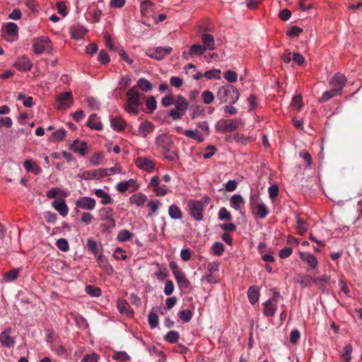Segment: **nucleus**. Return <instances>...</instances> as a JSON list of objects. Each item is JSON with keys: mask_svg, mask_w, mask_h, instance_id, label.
<instances>
[{"mask_svg": "<svg viewBox=\"0 0 362 362\" xmlns=\"http://www.w3.org/2000/svg\"><path fill=\"white\" fill-rule=\"evenodd\" d=\"M156 144L165 151V157L167 159L174 160L177 158L175 153H170L173 146V141L169 134L165 133L158 134L156 138Z\"/></svg>", "mask_w": 362, "mask_h": 362, "instance_id": "nucleus-2", "label": "nucleus"}, {"mask_svg": "<svg viewBox=\"0 0 362 362\" xmlns=\"http://www.w3.org/2000/svg\"><path fill=\"white\" fill-rule=\"evenodd\" d=\"M103 157V153H95L90 158V163L92 165H98L101 163Z\"/></svg>", "mask_w": 362, "mask_h": 362, "instance_id": "nucleus-59", "label": "nucleus"}, {"mask_svg": "<svg viewBox=\"0 0 362 362\" xmlns=\"http://www.w3.org/2000/svg\"><path fill=\"white\" fill-rule=\"evenodd\" d=\"M340 94L341 92H339V89H336L334 88L330 90L325 91V93H323L322 95L320 98L319 101L320 103H325L331 99L332 98Z\"/></svg>", "mask_w": 362, "mask_h": 362, "instance_id": "nucleus-41", "label": "nucleus"}, {"mask_svg": "<svg viewBox=\"0 0 362 362\" xmlns=\"http://www.w3.org/2000/svg\"><path fill=\"white\" fill-rule=\"evenodd\" d=\"M352 351L353 347L352 345L350 344H347L344 347L343 352L341 354V357L345 361V362H350Z\"/></svg>", "mask_w": 362, "mask_h": 362, "instance_id": "nucleus-46", "label": "nucleus"}, {"mask_svg": "<svg viewBox=\"0 0 362 362\" xmlns=\"http://www.w3.org/2000/svg\"><path fill=\"white\" fill-rule=\"evenodd\" d=\"M276 310V304L272 303L271 300H267L263 303V314L266 317L274 316Z\"/></svg>", "mask_w": 362, "mask_h": 362, "instance_id": "nucleus-27", "label": "nucleus"}, {"mask_svg": "<svg viewBox=\"0 0 362 362\" xmlns=\"http://www.w3.org/2000/svg\"><path fill=\"white\" fill-rule=\"evenodd\" d=\"M173 51V48L169 46L151 47L146 49V55L148 57L160 61L165 59Z\"/></svg>", "mask_w": 362, "mask_h": 362, "instance_id": "nucleus-6", "label": "nucleus"}, {"mask_svg": "<svg viewBox=\"0 0 362 362\" xmlns=\"http://www.w3.org/2000/svg\"><path fill=\"white\" fill-rule=\"evenodd\" d=\"M134 236V234L127 229H123L118 232L117 240L119 242L124 243L130 240Z\"/></svg>", "mask_w": 362, "mask_h": 362, "instance_id": "nucleus-39", "label": "nucleus"}, {"mask_svg": "<svg viewBox=\"0 0 362 362\" xmlns=\"http://www.w3.org/2000/svg\"><path fill=\"white\" fill-rule=\"evenodd\" d=\"M330 280V278L328 275L324 274L321 276H319L317 278L313 277V283H315L316 284H319L320 288L324 289V284L328 283Z\"/></svg>", "mask_w": 362, "mask_h": 362, "instance_id": "nucleus-55", "label": "nucleus"}, {"mask_svg": "<svg viewBox=\"0 0 362 362\" xmlns=\"http://www.w3.org/2000/svg\"><path fill=\"white\" fill-rule=\"evenodd\" d=\"M313 277L311 276L299 275L296 282L302 287H306L310 286V283L313 282Z\"/></svg>", "mask_w": 362, "mask_h": 362, "instance_id": "nucleus-49", "label": "nucleus"}, {"mask_svg": "<svg viewBox=\"0 0 362 362\" xmlns=\"http://www.w3.org/2000/svg\"><path fill=\"white\" fill-rule=\"evenodd\" d=\"M179 333L177 331L172 330L168 332L164 337V339L170 344H175L178 341Z\"/></svg>", "mask_w": 362, "mask_h": 362, "instance_id": "nucleus-47", "label": "nucleus"}, {"mask_svg": "<svg viewBox=\"0 0 362 362\" xmlns=\"http://www.w3.org/2000/svg\"><path fill=\"white\" fill-rule=\"evenodd\" d=\"M303 105V100L300 95L293 96L291 102V106L296 110H300Z\"/></svg>", "mask_w": 362, "mask_h": 362, "instance_id": "nucleus-62", "label": "nucleus"}, {"mask_svg": "<svg viewBox=\"0 0 362 362\" xmlns=\"http://www.w3.org/2000/svg\"><path fill=\"white\" fill-rule=\"evenodd\" d=\"M148 187H153V192L156 196L163 197L170 192L166 185L160 184L158 176H154L151 178Z\"/></svg>", "mask_w": 362, "mask_h": 362, "instance_id": "nucleus-11", "label": "nucleus"}, {"mask_svg": "<svg viewBox=\"0 0 362 362\" xmlns=\"http://www.w3.org/2000/svg\"><path fill=\"white\" fill-rule=\"evenodd\" d=\"M139 188V185L136 180L134 179H129L126 181L119 182L116 185V189L121 193H125L127 190L133 192Z\"/></svg>", "mask_w": 362, "mask_h": 362, "instance_id": "nucleus-13", "label": "nucleus"}, {"mask_svg": "<svg viewBox=\"0 0 362 362\" xmlns=\"http://www.w3.org/2000/svg\"><path fill=\"white\" fill-rule=\"evenodd\" d=\"M58 249L62 252H67L69 250V243L65 238H59L56 242Z\"/></svg>", "mask_w": 362, "mask_h": 362, "instance_id": "nucleus-57", "label": "nucleus"}, {"mask_svg": "<svg viewBox=\"0 0 362 362\" xmlns=\"http://www.w3.org/2000/svg\"><path fill=\"white\" fill-rule=\"evenodd\" d=\"M4 37L8 42H14L18 37V27L12 22L8 23L2 29Z\"/></svg>", "mask_w": 362, "mask_h": 362, "instance_id": "nucleus-9", "label": "nucleus"}, {"mask_svg": "<svg viewBox=\"0 0 362 362\" xmlns=\"http://www.w3.org/2000/svg\"><path fill=\"white\" fill-rule=\"evenodd\" d=\"M18 100H21L23 103V105L26 107H31L33 106V98L31 96L26 97L23 94H19L17 97Z\"/></svg>", "mask_w": 362, "mask_h": 362, "instance_id": "nucleus-54", "label": "nucleus"}, {"mask_svg": "<svg viewBox=\"0 0 362 362\" xmlns=\"http://www.w3.org/2000/svg\"><path fill=\"white\" fill-rule=\"evenodd\" d=\"M154 130V125L151 122L145 121L139 127V133L142 137H146Z\"/></svg>", "mask_w": 362, "mask_h": 362, "instance_id": "nucleus-26", "label": "nucleus"}, {"mask_svg": "<svg viewBox=\"0 0 362 362\" xmlns=\"http://www.w3.org/2000/svg\"><path fill=\"white\" fill-rule=\"evenodd\" d=\"M346 82V78L341 73H337L331 79L330 83L336 89H339L341 91Z\"/></svg>", "mask_w": 362, "mask_h": 362, "instance_id": "nucleus-19", "label": "nucleus"}, {"mask_svg": "<svg viewBox=\"0 0 362 362\" xmlns=\"http://www.w3.org/2000/svg\"><path fill=\"white\" fill-rule=\"evenodd\" d=\"M137 87L141 88L143 91H148L152 89V84L150 81L145 79L144 78H141L138 80Z\"/></svg>", "mask_w": 362, "mask_h": 362, "instance_id": "nucleus-45", "label": "nucleus"}, {"mask_svg": "<svg viewBox=\"0 0 362 362\" xmlns=\"http://www.w3.org/2000/svg\"><path fill=\"white\" fill-rule=\"evenodd\" d=\"M232 218L230 213L225 208L222 207L218 211V219L221 221H230Z\"/></svg>", "mask_w": 362, "mask_h": 362, "instance_id": "nucleus-63", "label": "nucleus"}, {"mask_svg": "<svg viewBox=\"0 0 362 362\" xmlns=\"http://www.w3.org/2000/svg\"><path fill=\"white\" fill-rule=\"evenodd\" d=\"M170 268L173 272L174 277L177 283L178 286L180 288L187 289L191 286L189 281L187 279L185 273L178 267V265L174 262H170Z\"/></svg>", "mask_w": 362, "mask_h": 362, "instance_id": "nucleus-5", "label": "nucleus"}, {"mask_svg": "<svg viewBox=\"0 0 362 362\" xmlns=\"http://www.w3.org/2000/svg\"><path fill=\"white\" fill-rule=\"evenodd\" d=\"M211 250L215 255L220 256L224 252V245L220 242H216L212 245Z\"/></svg>", "mask_w": 362, "mask_h": 362, "instance_id": "nucleus-61", "label": "nucleus"}, {"mask_svg": "<svg viewBox=\"0 0 362 362\" xmlns=\"http://www.w3.org/2000/svg\"><path fill=\"white\" fill-rule=\"evenodd\" d=\"M72 103L73 98L71 92L61 93L57 98V108L59 110L66 109Z\"/></svg>", "mask_w": 362, "mask_h": 362, "instance_id": "nucleus-15", "label": "nucleus"}, {"mask_svg": "<svg viewBox=\"0 0 362 362\" xmlns=\"http://www.w3.org/2000/svg\"><path fill=\"white\" fill-rule=\"evenodd\" d=\"M127 103L124 106L127 112L132 115H137L139 112V105L140 103V98L136 87L130 88L127 93Z\"/></svg>", "mask_w": 362, "mask_h": 362, "instance_id": "nucleus-3", "label": "nucleus"}, {"mask_svg": "<svg viewBox=\"0 0 362 362\" xmlns=\"http://www.w3.org/2000/svg\"><path fill=\"white\" fill-rule=\"evenodd\" d=\"M86 247L88 252L92 253L95 257L103 253L102 247L98 245L97 242L92 238L87 240Z\"/></svg>", "mask_w": 362, "mask_h": 362, "instance_id": "nucleus-23", "label": "nucleus"}, {"mask_svg": "<svg viewBox=\"0 0 362 362\" xmlns=\"http://www.w3.org/2000/svg\"><path fill=\"white\" fill-rule=\"evenodd\" d=\"M179 317L184 322H188L191 320L193 313L190 310H182L179 312Z\"/></svg>", "mask_w": 362, "mask_h": 362, "instance_id": "nucleus-50", "label": "nucleus"}, {"mask_svg": "<svg viewBox=\"0 0 362 362\" xmlns=\"http://www.w3.org/2000/svg\"><path fill=\"white\" fill-rule=\"evenodd\" d=\"M86 33V30L83 27L76 28L71 31V37L75 40L81 39Z\"/></svg>", "mask_w": 362, "mask_h": 362, "instance_id": "nucleus-52", "label": "nucleus"}, {"mask_svg": "<svg viewBox=\"0 0 362 362\" xmlns=\"http://www.w3.org/2000/svg\"><path fill=\"white\" fill-rule=\"evenodd\" d=\"M135 164L139 169L148 173H151L155 169V163L147 157H138Z\"/></svg>", "mask_w": 362, "mask_h": 362, "instance_id": "nucleus-14", "label": "nucleus"}, {"mask_svg": "<svg viewBox=\"0 0 362 362\" xmlns=\"http://www.w3.org/2000/svg\"><path fill=\"white\" fill-rule=\"evenodd\" d=\"M34 52L37 54H42L44 52L51 49V42L46 37H41L35 40L33 44Z\"/></svg>", "mask_w": 362, "mask_h": 362, "instance_id": "nucleus-12", "label": "nucleus"}, {"mask_svg": "<svg viewBox=\"0 0 362 362\" xmlns=\"http://www.w3.org/2000/svg\"><path fill=\"white\" fill-rule=\"evenodd\" d=\"M32 63L25 56L18 57L14 63V66L19 71H30L32 68Z\"/></svg>", "mask_w": 362, "mask_h": 362, "instance_id": "nucleus-18", "label": "nucleus"}, {"mask_svg": "<svg viewBox=\"0 0 362 362\" xmlns=\"http://www.w3.org/2000/svg\"><path fill=\"white\" fill-rule=\"evenodd\" d=\"M192 119H194L204 114V108L202 105H192L189 107Z\"/></svg>", "mask_w": 362, "mask_h": 362, "instance_id": "nucleus-43", "label": "nucleus"}, {"mask_svg": "<svg viewBox=\"0 0 362 362\" xmlns=\"http://www.w3.org/2000/svg\"><path fill=\"white\" fill-rule=\"evenodd\" d=\"M168 214L172 219H181L182 218V212L180 209L175 204L170 205L168 209Z\"/></svg>", "mask_w": 362, "mask_h": 362, "instance_id": "nucleus-37", "label": "nucleus"}, {"mask_svg": "<svg viewBox=\"0 0 362 362\" xmlns=\"http://www.w3.org/2000/svg\"><path fill=\"white\" fill-rule=\"evenodd\" d=\"M87 126L90 129L95 130H100L103 127L100 118L96 114H92L89 116L87 121Z\"/></svg>", "mask_w": 362, "mask_h": 362, "instance_id": "nucleus-30", "label": "nucleus"}, {"mask_svg": "<svg viewBox=\"0 0 362 362\" xmlns=\"http://www.w3.org/2000/svg\"><path fill=\"white\" fill-rule=\"evenodd\" d=\"M23 166L26 171L32 172L35 175H39L42 173L41 168L35 162L30 160H25L23 163Z\"/></svg>", "mask_w": 362, "mask_h": 362, "instance_id": "nucleus-33", "label": "nucleus"}, {"mask_svg": "<svg viewBox=\"0 0 362 362\" xmlns=\"http://www.w3.org/2000/svg\"><path fill=\"white\" fill-rule=\"evenodd\" d=\"M259 296V288L257 286H250L247 290V297L250 303L252 305L255 304Z\"/></svg>", "mask_w": 362, "mask_h": 362, "instance_id": "nucleus-31", "label": "nucleus"}, {"mask_svg": "<svg viewBox=\"0 0 362 362\" xmlns=\"http://www.w3.org/2000/svg\"><path fill=\"white\" fill-rule=\"evenodd\" d=\"M111 127L116 131H122L126 127V122L120 117H112Z\"/></svg>", "mask_w": 362, "mask_h": 362, "instance_id": "nucleus-36", "label": "nucleus"}, {"mask_svg": "<svg viewBox=\"0 0 362 362\" xmlns=\"http://www.w3.org/2000/svg\"><path fill=\"white\" fill-rule=\"evenodd\" d=\"M11 329H6L0 333V343L1 346L7 348L13 347L15 344V339L11 337Z\"/></svg>", "mask_w": 362, "mask_h": 362, "instance_id": "nucleus-17", "label": "nucleus"}, {"mask_svg": "<svg viewBox=\"0 0 362 362\" xmlns=\"http://www.w3.org/2000/svg\"><path fill=\"white\" fill-rule=\"evenodd\" d=\"M258 194H252L250 195V205L254 214L259 218H264L269 212L267 206L260 202Z\"/></svg>", "mask_w": 362, "mask_h": 362, "instance_id": "nucleus-4", "label": "nucleus"}, {"mask_svg": "<svg viewBox=\"0 0 362 362\" xmlns=\"http://www.w3.org/2000/svg\"><path fill=\"white\" fill-rule=\"evenodd\" d=\"M52 206L62 216L65 217L67 216L69 213V208L64 199H56L52 202Z\"/></svg>", "mask_w": 362, "mask_h": 362, "instance_id": "nucleus-20", "label": "nucleus"}, {"mask_svg": "<svg viewBox=\"0 0 362 362\" xmlns=\"http://www.w3.org/2000/svg\"><path fill=\"white\" fill-rule=\"evenodd\" d=\"M202 42L205 50L212 51L215 49V41L212 35L209 33L202 34Z\"/></svg>", "mask_w": 362, "mask_h": 362, "instance_id": "nucleus-21", "label": "nucleus"}, {"mask_svg": "<svg viewBox=\"0 0 362 362\" xmlns=\"http://www.w3.org/2000/svg\"><path fill=\"white\" fill-rule=\"evenodd\" d=\"M112 358L119 362H127L130 357L125 351H117L114 354Z\"/></svg>", "mask_w": 362, "mask_h": 362, "instance_id": "nucleus-51", "label": "nucleus"}, {"mask_svg": "<svg viewBox=\"0 0 362 362\" xmlns=\"http://www.w3.org/2000/svg\"><path fill=\"white\" fill-rule=\"evenodd\" d=\"M174 105L176 109L181 112L187 110L189 107V103L182 95H178L175 98Z\"/></svg>", "mask_w": 362, "mask_h": 362, "instance_id": "nucleus-29", "label": "nucleus"}, {"mask_svg": "<svg viewBox=\"0 0 362 362\" xmlns=\"http://www.w3.org/2000/svg\"><path fill=\"white\" fill-rule=\"evenodd\" d=\"M300 257L313 269H315L317 267L318 261L312 253L308 252H300Z\"/></svg>", "mask_w": 362, "mask_h": 362, "instance_id": "nucleus-22", "label": "nucleus"}, {"mask_svg": "<svg viewBox=\"0 0 362 362\" xmlns=\"http://www.w3.org/2000/svg\"><path fill=\"white\" fill-rule=\"evenodd\" d=\"M237 128V121L233 119H222L216 125V130L223 133L233 132L235 131Z\"/></svg>", "mask_w": 362, "mask_h": 362, "instance_id": "nucleus-10", "label": "nucleus"}, {"mask_svg": "<svg viewBox=\"0 0 362 362\" xmlns=\"http://www.w3.org/2000/svg\"><path fill=\"white\" fill-rule=\"evenodd\" d=\"M296 229L299 235H303L308 230L307 222L299 216H296Z\"/></svg>", "mask_w": 362, "mask_h": 362, "instance_id": "nucleus-42", "label": "nucleus"}, {"mask_svg": "<svg viewBox=\"0 0 362 362\" xmlns=\"http://www.w3.org/2000/svg\"><path fill=\"white\" fill-rule=\"evenodd\" d=\"M99 266L108 273L113 272V268L110 264L107 259L102 254L95 257Z\"/></svg>", "mask_w": 362, "mask_h": 362, "instance_id": "nucleus-32", "label": "nucleus"}, {"mask_svg": "<svg viewBox=\"0 0 362 362\" xmlns=\"http://www.w3.org/2000/svg\"><path fill=\"white\" fill-rule=\"evenodd\" d=\"M240 98V93L237 88L232 85H224L221 86L217 92V98L222 103L234 105Z\"/></svg>", "mask_w": 362, "mask_h": 362, "instance_id": "nucleus-1", "label": "nucleus"}, {"mask_svg": "<svg viewBox=\"0 0 362 362\" xmlns=\"http://www.w3.org/2000/svg\"><path fill=\"white\" fill-rule=\"evenodd\" d=\"M148 323L151 329L158 325V317L156 313L151 312L148 316Z\"/></svg>", "mask_w": 362, "mask_h": 362, "instance_id": "nucleus-60", "label": "nucleus"}, {"mask_svg": "<svg viewBox=\"0 0 362 362\" xmlns=\"http://www.w3.org/2000/svg\"><path fill=\"white\" fill-rule=\"evenodd\" d=\"M95 194L101 199L100 203L103 205L110 204L113 202L110 195L103 189H95Z\"/></svg>", "mask_w": 362, "mask_h": 362, "instance_id": "nucleus-28", "label": "nucleus"}, {"mask_svg": "<svg viewBox=\"0 0 362 362\" xmlns=\"http://www.w3.org/2000/svg\"><path fill=\"white\" fill-rule=\"evenodd\" d=\"M70 150L74 153H78L81 156H84L86 153V142H79L78 140H75L69 146Z\"/></svg>", "mask_w": 362, "mask_h": 362, "instance_id": "nucleus-25", "label": "nucleus"}, {"mask_svg": "<svg viewBox=\"0 0 362 362\" xmlns=\"http://www.w3.org/2000/svg\"><path fill=\"white\" fill-rule=\"evenodd\" d=\"M147 200V197L141 193L135 194L129 198V202L137 206H143Z\"/></svg>", "mask_w": 362, "mask_h": 362, "instance_id": "nucleus-35", "label": "nucleus"}, {"mask_svg": "<svg viewBox=\"0 0 362 362\" xmlns=\"http://www.w3.org/2000/svg\"><path fill=\"white\" fill-rule=\"evenodd\" d=\"M223 77L228 82L230 83L236 82L238 79L237 74L232 70H228L226 71L224 73Z\"/></svg>", "mask_w": 362, "mask_h": 362, "instance_id": "nucleus-58", "label": "nucleus"}, {"mask_svg": "<svg viewBox=\"0 0 362 362\" xmlns=\"http://www.w3.org/2000/svg\"><path fill=\"white\" fill-rule=\"evenodd\" d=\"M189 50L193 57L195 55L201 56L204 54V53L206 51L203 46L200 45L199 44L193 45L192 46L190 47Z\"/></svg>", "mask_w": 362, "mask_h": 362, "instance_id": "nucleus-53", "label": "nucleus"}, {"mask_svg": "<svg viewBox=\"0 0 362 362\" xmlns=\"http://www.w3.org/2000/svg\"><path fill=\"white\" fill-rule=\"evenodd\" d=\"M183 134L188 138L194 139L199 142L204 141V136L198 130L187 129L183 132Z\"/></svg>", "mask_w": 362, "mask_h": 362, "instance_id": "nucleus-38", "label": "nucleus"}, {"mask_svg": "<svg viewBox=\"0 0 362 362\" xmlns=\"http://www.w3.org/2000/svg\"><path fill=\"white\" fill-rule=\"evenodd\" d=\"M244 204V199L239 194H234L230 199V206L236 211H240Z\"/></svg>", "mask_w": 362, "mask_h": 362, "instance_id": "nucleus-24", "label": "nucleus"}, {"mask_svg": "<svg viewBox=\"0 0 362 362\" xmlns=\"http://www.w3.org/2000/svg\"><path fill=\"white\" fill-rule=\"evenodd\" d=\"M86 292L92 297H99L102 295L101 289L99 287L88 285L85 288Z\"/></svg>", "mask_w": 362, "mask_h": 362, "instance_id": "nucleus-44", "label": "nucleus"}, {"mask_svg": "<svg viewBox=\"0 0 362 362\" xmlns=\"http://www.w3.org/2000/svg\"><path fill=\"white\" fill-rule=\"evenodd\" d=\"M75 210L78 213L80 209L92 211L95 209L96 202L89 197H81L75 202Z\"/></svg>", "mask_w": 362, "mask_h": 362, "instance_id": "nucleus-8", "label": "nucleus"}, {"mask_svg": "<svg viewBox=\"0 0 362 362\" xmlns=\"http://www.w3.org/2000/svg\"><path fill=\"white\" fill-rule=\"evenodd\" d=\"M301 33H303V29L300 27L294 25L288 30L286 34L290 37H295L298 36Z\"/></svg>", "mask_w": 362, "mask_h": 362, "instance_id": "nucleus-64", "label": "nucleus"}, {"mask_svg": "<svg viewBox=\"0 0 362 362\" xmlns=\"http://www.w3.org/2000/svg\"><path fill=\"white\" fill-rule=\"evenodd\" d=\"M189 215L196 221H200L204 218L203 211L204 205L202 200H191L188 204Z\"/></svg>", "mask_w": 362, "mask_h": 362, "instance_id": "nucleus-7", "label": "nucleus"}, {"mask_svg": "<svg viewBox=\"0 0 362 362\" xmlns=\"http://www.w3.org/2000/svg\"><path fill=\"white\" fill-rule=\"evenodd\" d=\"M114 210L111 207H103L99 211L100 221H106L114 216Z\"/></svg>", "mask_w": 362, "mask_h": 362, "instance_id": "nucleus-40", "label": "nucleus"}, {"mask_svg": "<svg viewBox=\"0 0 362 362\" xmlns=\"http://www.w3.org/2000/svg\"><path fill=\"white\" fill-rule=\"evenodd\" d=\"M204 77L207 79H220L221 78V70L217 69H213L207 71L204 74Z\"/></svg>", "mask_w": 362, "mask_h": 362, "instance_id": "nucleus-48", "label": "nucleus"}, {"mask_svg": "<svg viewBox=\"0 0 362 362\" xmlns=\"http://www.w3.org/2000/svg\"><path fill=\"white\" fill-rule=\"evenodd\" d=\"M79 177L86 180L93 179L100 180L107 177V174L105 173V171L103 170V168H99L94 170H86L83 172Z\"/></svg>", "mask_w": 362, "mask_h": 362, "instance_id": "nucleus-16", "label": "nucleus"}, {"mask_svg": "<svg viewBox=\"0 0 362 362\" xmlns=\"http://www.w3.org/2000/svg\"><path fill=\"white\" fill-rule=\"evenodd\" d=\"M104 40H105V46L107 48H109L110 50H113V51H117V52L118 49L120 48V47L115 46V44L112 42L111 36H110V35L109 33H106L104 35Z\"/></svg>", "mask_w": 362, "mask_h": 362, "instance_id": "nucleus-56", "label": "nucleus"}, {"mask_svg": "<svg viewBox=\"0 0 362 362\" xmlns=\"http://www.w3.org/2000/svg\"><path fill=\"white\" fill-rule=\"evenodd\" d=\"M21 269L19 268H14L3 274L4 281L6 282H11L15 281L19 276Z\"/></svg>", "mask_w": 362, "mask_h": 362, "instance_id": "nucleus-34", "label": "nucleus"}]
</instances>
